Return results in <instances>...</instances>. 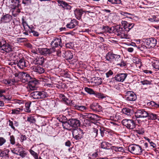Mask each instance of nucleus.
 Segmentation results:
<instances>
[{"mask_svg": "<svg viewBox=\"0 0 159 159\" xmlns=\"http://www.w3.org/2000/svg\"><path fill=\"white\" fill-rule=\"evenodd\" d=\"M52 46L54 47H57L58 46L61 47H62L61 40V38H56L53 39L51 43Z\"/></svg>", "mask_w": 159, "mask_h": 159, "instance_id": "obj_14", "label": "nucleus"}, {"mask_svg": "<svg viewBox=\"0 0 159 159\" xmlns=\"http://www.w3.org/2000/svg\"><path fill=\"white\" fill-rule=\"evenodd\" d=\"M83 123L84 125L85 124V126H89L90 124V121L89 120L85 119H84Z\"/></svg>", "mask_w": 159, "mask_h": 159, "instance_id": "obj_64", "label": "nucleus"}, {"mask_svg": "<svg viewBox=\"0 0 159 159\" xmlns=\"http://www.w3.org/2000/svg\"><path fill=\"white\" fill-rule=\"evenodd\" d=\"M133 62L136 64V66H138L139 68L141 67V62L139 58L136 57H134Z\"/></svg>", "mask_w": 159, "mask_h": 159, "instance_id": "obj_34", "label": "nucleus"}, {"mask_svg": "<svg viewBox=\"0 0 159 159\" xmlns=\"http://www.w3.org/2000/svg\"><path fill=\"white\" fill-rule=\"evenodd\" d=\"M94 95L96 97L102 99L106 98L107 96L106 95L103 93L96 92H95Z\"/></svg>", "mask_w": 159, "mask_h": 159, "instance_id": "obj_36", "label": "nucleus"}, {"mask_svg": "<svg viewBox=\"0 0 159 159\" xmlns=\"http://www.w3.org/2000/svg\"><path fill=\"white\" fill-rule=\"evenodd\" d=\"M6 142V140L4 138L0 137V146H2Z\"/></svg>", "mask_w": 159, "mask_h": 159, "instance_id": "obj_63", "label": "nucleus"}, {"mask_svg": "<svg viewBox=\"0 0 159 159\" xmlns=\"http://www.w3.org/2000/svg\"><path fill=\"white\" fill-rule=\"evenodd\" d=\"M91 113H84L80 114V117H82L84 119H86V118H88V120H89V117H90V116L91 115Z\"/></svg>", "mask_w": 159, "mask_h": 159, "instance_id": "obj_44", "label": "nucleus"}, {"mask_svg": "<svg viewBox=\"0 0 159 159\" xmlns=\"http://www.w3.org/2000/svg\"><path fill=\"white\" fill-rule=\"evenodd\" d=\"M27 121L29 122L30 124H35L36 122V120L34 116L30 115L27 118Z\"/></svg>", "mask_w": 159, "mask_h": 159, "instance_id": "obj_33", "label": "nucleus"}, {"mask_svg": "<svg viewBox=\"0 0 159 159\" xmlns=\"http://www.w3.org/2000/svg\"><path fill=\"white\" fill-rule=\"evenodd\" d=\"M122 124L128 129H133L134 128L136 124L134 120H132L125 119L122 121Z\"/></svg>", "mask_w": 159, "mask_h": 159, "instance_id": "obj_8", "label": "nucleus"}, {"mask_svg": "<svg viewBox=\"0 0 159 159\" xmlns=\"http://www.w3.org/2000/svg\"><path fill=\"white\" fill-rule=\"evenodd\" d=\"M9 122V125L15 131L16 130L15 127L14 126V123L10 120H8Z\"/></svg>", "mask_w": 159, "mask_h": 159, "instance_id": "obj_59", "label": "nucleus"}, {"mask_svg": "<svg viewBox=\"0 0 159 159\" xmlns=\"http://www.w3.org/2000/svg\"><path fill=\"white\" fill-rule=\"evenodd\" d=\"M2 83L7 86H10L15 84L16 80L14 78L5 79L2 80Z\"/></svg>", "mask_w": 159, "mask_h": 159, "instance_id": "obj_20", "label": "nucleus"}, {"mask_svg": "<svg viewBox=\"0 0 159 159\" xmlns=\"http://www.w3.org/2000/svg\"><path fill=\"white\" fill-rule=\"evenodd\" d=\"M140 83L142 85H148V84H150L151 83V82L148 80H144L143 81H140Z\"/></svg>", "mask_w": 159, "mask_h": 159, "instance_id": "obj_57", "label": "nucleus"}, {"mask_svg": "<svg viewBox=\"0 0 159 159\" xmlns=\"http://www.w3.org/2000/svg\"><path fill=\"white\" fill-rule=\"evenodd\" d=\"M98 129L94 128H93L92 133H93L94 136H95V137H96L98 135Z\"/></svg>", "mask_w": 159, "mask_h": 159, "instance_id": "obj_60", "label": "nucleus"}, {"mask_svg": "<svg viewBox=\"0 0 159 159\" xmlns=\"http://www.w3.org/2000/svg\"><path fill=\"white\" fill-rule=\"evenodd\" d=\"M30 154L34 157L35 159H39V155L31 149L29 150Z\"/></svg>", "mask_w": 159, "mask_h": 159, "instance_id": "obj_43", "label": "nucleus"}, {"mask_svg": "<svg viewBox=\"0 0 159 159\" xmlns=\"http://www.w3.org/2000/svg\"><path fill=\"white\" fill-rule=\"evenodd\" d=\"M66 47L68 48H72L74 47V44L72 42L67 43L66 44Z\"/></svg>", "mask_w": 159, "mask_h": 159, "instance_id": "obj_58", "label": "nucleus"}, {"mask_svg": "<svg viewBox=\"0 0 159 159\" xmlns=\"http://www.w3.org/2000/svg\"><path fill=\"white\" fill-rule=\"evenodd\" d=\"M44 58L42 57H39L36 58L34 61V63L38 65H42L44 62Z\"/></svg>", "mask_w": 159, "mask_h": 159, "instance_id": "obj_25", "label": "nucleus"}, {"mask_svg": "<svg viewBox=\"0 0 159 159\" xmlns=\"http://www.w3.org/2000/svg\"><path fill=\"white\" fill-rule=\"evenodd\" d=\"M14 32L15 34H18L20 32V27L18 25L15 26L14 28Z\"/></svg>", "mask_w": 159, "mask_h": 159, "instance_id": "obj_51", "label": "nucleus"}, {"mask_svg": "<svg viewBox=\"0 0 159 159\" xmlns=\"http://www.w3.org/2000/svg\"><path fill=\"white\" fill-rule=\"evenodd\" d=\"M148 20L149 21L152 22H157L159 21L157 19L156 16L155 15L152 16L151 18H149Z\"/></svg>", "mask_w": 159, "mask_h": 159, "instance_id": "obj_48", "label": "nucleus"}, {"mask_svg": "<svg viewBox=\"0 0 159 159\" xmlns=\"http://www.w3.org/2000/svg\"><path fill=\"white\" fill-rule=\"evenodd\" d=\"M12 19L11 15L8 14H3L1 18V21L3 23H7L9 22Z\"/></svg>", "mask_w": 159, "mask_h": 159, "instance_id": "obj_17", "label": "nucleus"}, {"mask_svg": "<svg viewBox=\"0 0 159 159\" xmlns=\"http://www.w3.org/2000/svg\"><path fill=\"white\" fill-rule=\"evenodd\" d=\"M152 66L156 69L159 70V61L158 60H154L152 62Z\"/></svg>", "mask_w": 159, "mask_h": 159, "instance_id": "obj_39", "label": "nucleus"}, {"mask_svg": "<svg viewBox=\"0 0 159 159\" xmlns=\"http://www.w3.org/2000/svg\"><path fill=\"white\" fill-rule=\"evenodd\" d=\"M10 141L11 144L14 145L16 143L15 138L13 135H11L10 137Z\"/></svg>", "mask_w": 159, "mask_h": 159, "instance_id": "obj_53", "label": "nucleus"}, {"mask_svg": "<svg viewBox=\"0 0 159 159\" xmlns=\"http://www.w3.org/2000/svg\"><path fill=\"white\" fill-rule=\"evenodd\" d=\"M129 23L128 22L126 21H122L121 25H120V26L128 32H129Z\"/></svg>", "mask_w": 159, "mask_h": 159, "instance_id": "obj_28", "label": "nucleus"}, {"mask_svg": "<svg viewBox=\"0 0 159 159\" xmlns=\"http://www.w3.org/2000/svg\"><path fill=\"white\" fill-rule=\"evenodd\" d=\"M20 138L21 142H23L27 140V138L25 135L21 134L20 135Z\"/></svg>", "mask_w": 159, "mask_h": 159, "instance_id": "obj_62", "label": "nucleus"}, {"mask_svg": "<svg viewBox=\"0 0 159 159\" xmlns=\"http://www.w3.org/2000/svg\"><path fill=\"white\" fill-rule=\"evenodd\" d=\"M11 1L12 9L19 7L20 6V2L19 0H11Z\"/></svg>", "mask_w": 159, "mask_h": 159, "instance_id": "obj_24", "label": "nucleus"}, {"mask_svg": "<svg viewBox=\"0 0 159 159\" xmlns=\"http://www.w3.org/2000/svg\"><path fill=\"white\" fill-rule=\"evenodd\" d=\"M28 83V84L27 86L29 91H32L36 89L37 87L36 85L39 84L38 80L34 78H31Z\"/></svg>", "mask_w": 159, "mask_h": 159, "instance_id": "obj_9", "label": "nucleus"}, {"mask_svg": "<svg viewBox=\"0 0 159 159\" xmlns=\"http://www.w3.org/2000/svg\"><path fill=\"white\" fill-rule=\"evenodd\" d=\"M72 132L73 138L76 140L80 139L83 137V132L80 128L73 129Z\"/></svg>", "mask_w": 159, "mask_h": 159, "instance_id": "obj_11", "label": "nucleus"}, {"mask_svg": "<svg viewBox=\"0 0 159 159\" xmlns=\"http://www.w3.org/2000/svg\"><path fill=\"white\" fill-rule=\"evenodd\" d=\"M62 101L64 103L67 105H69L71 102V101L69 100L67 98L65 97L63 98Z\"/></svg>", "mask_w": 159, "mask_h": 159, "instance_id": "obj_56", "label": "nucleus"}, {"mask_svg": "<svg viewBox=\"0 0 159 159\" xmlns=\"http://www.w3.org/2000/svg\"><path fill=\"white\" fill-rule=\"evenodd\" d=\"M30 68L32 70L39 74H41L44 71V70L42 67L38 66H33Z\"/></svg>", "mask_w": 159, "mask_h": 159, "instance_id": "obj_18", "label": "nucleus"}, {"mask_svg": "<svg viewBox=\"0 0 159 159\" xmlns=\"http://www.w3.org/2000/svg\"><path fill=\"white\" fill-rule=\"evenodd\" d=\"M17 66L21 69H23L27 66L29 64L28 61L23 58H21L19 61H17Z\"/></svg>", "mask_w": 159, "mask_h": 159, "instance_id": "obj_13", "label": "nucleus"}, {"mask_svg": "<svg viewBox=\"0 0 159 159\" xmlns=\"http://www.w3.org/2000/svg\"><path fill=\"white\" fill-rule=\"evenodd\" d=\"M120 63L117 64V65L120 66L121 67L125 66L126 65V62L123 60V59H121L120 60Z\"/></svg>", "mask_w": 159, "mask_h": 159, "instance_id": "obj_61", "label": "nucleus"}, {"mask_svg": "<svg viewBox=\"0 0 159 159\" xmlns=\"http://www.w3.org/2000/svg\"><path fill=\"white\" fill-rule=\"evenodd\" d=\"M19 156H21L22 157L24 158L27 155V153L25 150V148L23 150L20 152L19 153Z\"/></svg>", "mask_w": 159, "mask_h": 159, "instance_id": "obj_54", "label": "nucleus"}, {"mask_svg": "<svg viewBox=\"0 0 159 159\" xmlns=\"http://www.w3.org/2000/svg\"><path fill=\"white\" fill-rule=\"evenodd\" d=\"M7 89H0V97H2V99L5 102H8L11 98V97L8 94Z\"/></svg>", "mask_w": 159, "mask_h": 159, "instance_id": "obj_7", "label": "nucleus"}, {"mask_svg": "<svg viewBox=\"0 0 159 159\" xmlns=\"http://www.w3.org/2000/svg\"><path fill=\"white\" fill-rule=\"evenodd\" d=\"M111 149L112 150L116 152H125V150L124 149V148L122 147L112 146V147H111Z\"/></svg>", "mask_w": 159, "mask_h": 159, "instance_id": "obj_32", "label": "nucleus"}, {"mask_svg": "<svg viewBox=\"0 0 159 159\" xmlns=\"http://www.w3.org/2000/svg\"><path fill=\"white\" fill-rule=\"evenodd\" d=\"M78 24V21L75 19L71 20V21L67 24L66 25L67 28L72 29L75 28Z\"/></svg>", "mask_w": 159, "mask_h": 159, "instance_id": "obj_21", "label": "nucleus"}, {"mask_svg": "<svg viewBox=\"0 0 159 159\" xmlns=\"http://www.w3.org/2000/svg\"><path fill=\"white\" fill-rule=\"evenodd\" d=\"M94 82L97 85L101 84L102 82V80L101 78L95 77L94 78Z\"/></svg>", "mask_w": 159, "mask_h": 159, "instance_id": "obj_38", "label": "nucleus"}, {"mask_svg": "<svg viewBox=\"0 0 159 159\" xmlns=\"http://www.w3.org/2000/svg\"><path fill=\"white\" fill-rule=\"evenodd\" d=\"M64 54V56H63L64 57V58L67 60H71L73 58V54L70 51H66Z\"/></svg>", "mask_w": 159, "mask_h": 159, "instance_id": "obj_27", "label": "nucleus"}, {"mask_svg": "<svg viewBox=\"0 0 159 159\" xmlns=\"http://www.w3.org/2000/svg\"><path fill=\"white\" fill-rule=\"evenodd\" d=\"M22 24L23 26V27L24 28L25 30L26 31L25 26H27L28 27V26L29 25L25 21L24 17H23L22 18Z\"/></svg>", "mask_w": 159, "mask_h": 159, "instance_id": "obj_55", "label": "nucleus"}, {"mask_svg": "<svg viewBox=\"0 0 159 159\" xmlns=\"http://www.w3.org/2000/svg\"><path fill=\"white\" fill-rule=\"evenodd\" d=\"M107 4H109V3H110L113 4H116L122 5L121 0H107Z\"/></svg>", "mask_w": 159, "mask_h": 159, "instance_id": "obj_35", "label": "nucleus"}, {"mask_svg": "<svg viewBox=\"0 0 159 159\" xmlns=\"http://www.w3.org/2000/svg\"><path fill=\"white\" fill-rule=\"evenodd\" d=\"M84 90L86 92H87L90 94L94 95L96 92L93 89L87 87L85 88Z\"/></svg>", "mask_w": 159, "mask_h": 159, "instance_id": "obj_42", "label": "nucleus"}, {"mask_svg": "<svg viewBox=\"0 0 159 159\" xmlns=\"http://www.w3.org/2000/svg\"><path fill=\"white\" fill-rule=\"evenodd\" d=\"M114 54L110 52H108L106 55L105 58L107 61L111 63L113 62V57Z\"/></svg>", "mask_w": 159, "mask_h": 159, "instance_id": "obj_26", "label": "nucleus"}, {"mask_svg": "<svg viewBox=\"0 0 159 159\" xmlns=\"http://www.w3.org/2000/svg\"><path fill=\"white\" fill-rule=\"evenodd\" d=\"M143 42L145 47L148 48H153L157 43V40L153 37L144 38Z\"/></svg>", "mask_w": 159, "mask_h": 159, "instance_id": "obj_4", "label": "nucleus"}, {"mask_svg": "<svg viewBox=\"0 0 159 159\" xmlns=\"http://www.w3.org/2000/svg\"><path fill=\"white\" fill-rule=\"evenodd\" d=\"M98 129L100 130V133L101 136L102 137H103L104 136L105 133V130L104 128H101L100 126L99 127H98Z\"/></svg>", "mask_w": 159, "mask_h": 159, "instance_id": "obj_50", "label": "nucleus"}, {"mask_svg": "<svg viewBox=\"0 0 159 159\" xmlns=\"http://www.w3.org/2000/svg\"><path fill=\"white\" fill-rule=\"evenodd\" d=\"M53 50L52 49H50L48 48H41L39 50L41 54L45 55L51 54Z\"/></svg>", "mask_w": 159, "mask_h": 159, "instance_id": "obj_22", "label": "nucleus"}, {"mask_svg": "<svg viewBox=\"0 0 159 159\" xmlns=\"http://www.w3.org/2000/svg\"><path fill=\"white\" fill-rule=\"evenodd\" d=\"M74 107L75 109L81 111H84L87 109V107L85 106L81 105H75Z\"/></svg>", "mask_w": 159, "mask_h": 159, "instance_id": "obj_30", "label": "nucleus"}, {"mask_svg": "<svg viewBox=\"0 0 159 159\" xmlns=\"http://www.w3.org/2000/svg\"><path fill=\"white\" fill-rule=\"evenodd\" d=\"M87 12H89V11L84 10L82 9H76L74 11L75 16L78 20H80L81 19V16L84 12L86 13Z\"/></svg>", "mask_w": 159, "mask_h": 159, "instance_id": "obj_15", "label": "nucleus"}, {"mask_svg": "<svg viewBox=\"0 0 159 159\" xmlns=\"http://www.w3.org/2000/svg\"><path fill=\"white\" fill-rule=\"evenodd\" d=\"M127 75V73H120L116 75L114 79L118 82H123L126 78Z\"/></svg>", "mask_w": 159, "mask_h": 159, "instance_id": "obj_16", "label": "nucleus"}, {"mask_svg": "<svg viewBox=\"0 0 159 159\" xmlns=\"http://www.w3.org/2000/svg\"><path fill=\"white\" fill-rule=\"evenodd\" d=\"M20 108H18L16 109L11 110V114H20Z\"/></svg>", "mask_w": 159, "mask_h": 159, "instance_id": "obj_52", "label": "nucleus"}, {"mask_svg": "<svg viewBox=\"0 0 159 159\" xmlns=\"http://www.w3.org/2000/svg\"><path fill=\"white\" fill-rule=\"evenodd\" d=\"M113 58V62L114 61H120L121 59V57H120V55L115 54H114V55Z\"/></svg>", "mask_w": 159, "mask_h": 159, "instance_id": "obj_47", "label": "nucleus"}, {"mask_svg": "<svg viewBox=\"0 0 159 159\" xmlns=\"http://www.w3.org/2000/svg\"><path fill=\"white\" fill-rule=\"evenodd\" d=\"M31 104V102H27L25 104V111L27 112H30L31 111V110L30 109V107Z\"/></svg>", "mask_w": 159, "mask_h": 159, "instance_id": "obj_45", "label": "nucleus"}, {"mask_svg": "<svg viewBox=\"0 0 159 159\" xmlns=\"http://www.w3.org/2000/svg\"><path fill=\"white\" fill-rule=\"evenodd\" d=\"M59 5L62 7L64 9L67 10H70L72 7L68 3L63 1L58 0L57 1Z\"/></svg>", "mask_w": 159, "mask_h": 159, "instance_id": "obj_19", "label": "nucleus"}, {"mask_svg": "<svg viewBox=\"0 0 159 159\" xmlns=\"http://www.w3.org/2000/svg\"><path fill=\"white\" fill-rule=\"evenodd\" d=\"M10 151L8 149H6L2 151L0 153V157H3L4 156H7L8 157V154Z\"/></svg>", "mask_w": 159, "mask_h": 159, "instance_id": "obj_37", "label": "nucleus"}, {"mask_svg": "<svg viewBox=\"0 0 159 159\" xmlns=\"http://www.w3.org/2000/svg\"><path fill=\"white\" fill-rule=\"evenodd\" d=\"M31 77L27 73V75L24 77L22 81L24 83L26 82L28 83V81L31 79Z\"/></svg>", "mask_w": 159, "mask_h": 159, "instance_id": "obj_40", "label": "nucleus"}, {"mask_svg": "<svg viewBox=\"0 0 159 159\" xmlns=\"http://www.w3.org/2000/svg\"><path fill=\"white\" fill-rule=\"evenodd\" d=\"M30 96L34 99H39L48 97L49 95L45 91L41 90L33 92L30 93Z\"/></svg>", "mask_w": 159, "mask_h": 159, "instance_id": "obj_2", "label": "nucleus"}, {"mask_svg": "<svg viewBox=\"0 0 159 159\" xmlns=\"http://www.w3.org/2000/svg\"><path fill=\"white\" fill-rule=\"evenodd\" d=\"M136 94L132 91H127L125 92V98L128 101H134L137 99Z\"/></svg>", "mask_w": 159, "mask_h": 159, "instance_id": "obj_12", "label": "nucleus"}, {"mask_svg": "<svg viewBox=\"0 0 159 159\" xmlns=\"http://www.w3.org/2000/svg\"><path fill=\"white\" fill-rule=\"evenodd\" d=\"M128 149L132 153L138 155H142L143 151L141 147L137 144L129 146Z\"/></svg>", "mask_w": 159, "mask_h": 159, "instance_id": "obj_5", "label": "nucleus"}, {"mask_svg": "<svg viewBox=\"0 0 159 159\" xmlns=\"http://www.w3.org/2000/svg\"><path fill=\"white\" fill-rule=\"evenodd\" d=\"M110 143L107 142H102L101 144V147L103 149H107V147Z\"/></svg>", "mask_w": 159, "mask_h": 159, "instance_id": "obj_49", "label": "nucleus"}, {"mask_svg": "<svg viewBox=\"0 0 159 159\" xmlns=\"http://www.w3.org/2000/svg\"><path fill=\"white\" fill-rule=\"evenodd\" d=\"M90 108L93 111H99L101 109L102 107L98 103H95L90 105Z\"/></svg>", "mask_w": 159, "mask_h": 159, "instance_id": "obj_23", "label": "nucleus"}, {"mask_svg": "<svg viewBox=\"0 0 159 159\" xmlns=\"http://www.w3.org/2000/svg\"><path fill=\"white\" fill-rule=\"evenodd\" d=\"M62 126L64 129H67L68 125H69L70 126L75 128H77L80 125V123L79 120L75 119H70L68 122H62Z\"/></svg>", "mask_w": 159, "mask_h": 159, "instance_id": "obj_3", "label": "nucleus"}, {"mask_svg": "<svg viewBox=\"0 0 159 159\" xmlns=\"http://www.w3.org/2000/svg\"><path fill=\"white\" fill-rule=\"evenodd\" d=\"M135 116L137 118H147L148 119H154L156 116L155 113L146 111L144 109L137 110L135 113Z\"/></svg>", "mask_w": 159, "mask_h": 159, "instance_id": "obj_1", "label": "nucleus"}, {"mask_svg": "<svg viewBox=\"0 0 159 159\" xmlns=\"http://www.w3.org/2000/svg\"><path fill=\"white\" fill-rule=\"evenodd\" d=\"M116 34L121 39H127L129 38V35L127 32L125 31L120 26L116 28Z\"/></svg>", "mask_w": 159, "mask_h": 159, "instance_id": "obj_10", "label": "nucleus"}, {"mask_svg": "<svg viewBox=\"0 0 159 159\" xmlns=\"http://www.w3.org/2000/svg\"><path fill=\"white\" fill-rule=\"evenodd\" d=\"M89 120L93 122L99 120V116L98 115L94 114L91 113Z\"/></svg>", "mask_w": 159, "mask_h": 159, "instance_id": "obj_29", "label": "nucleus"}, {"mask_svg": "<svg viewBox=\"0 0 159 159\" xmlns=\"http://www.w3.org/2000/svg\"><path fill=\"white\" fill-rule=\"evenodd\" d=\"M0 47H1L2 50L7 52L12 51L14 48L11 45L7 43L3 39H2L0 41Z\"/></svg>", "mask_w": 159, "mask_h": 159, "instance_id": "obj_6", "label": "nucleus"}, {"mask_svg": "<svg viewBox=\"0 0 159 159\" xmlns=\"http://www.w3.org/2000/svg\"><path fill=\"white\" fill-rule=\"evenodd\" d=\"M90 158L92 159H95L98 157L99 153L98 152H96L90 154Z\"/></svg>", "mask_w": 159, "mask_h": 159, "instance_id": "obj_46", "label": "nucleus"}, {"mask_svg": "<svg viewBox=\"0 0 159 159\" xmlns=\"http://www.w3.org/2000/svg\"><path fill=\"white\" fill-rule=\"evenodd\" d=\"M102 30L104 32L106 33H111V28L109 27L107 25L103 26L102 27Z\"/></svg>", "mask_w": 159, "mask_h": 159, "instance_id": "obj_41", "label": "nucleus"}, {"mask_svg": "<svg viewBox=\"0 0 159 159\" xmlns=\"http://www.w3.org/2000/svg\"><path fill=\"white\" fill-rule=\"evenodd\" d=\"M122 111L123 113L128 116H131L132 113V110L127 107L123 108Z\"/></svg>", "mask_w": 159, "mask_h": 159, "instance_id": "obj_31", "label": "nucleus"}]
</instances>
